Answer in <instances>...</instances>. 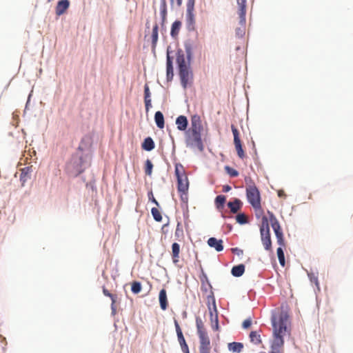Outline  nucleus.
<instances>
[{
    "mask_svg": "<svg viewBox=\"0 0 353 353\" xmlns=\"http://www.w3.org/2000/svg\"><path fill=\"white\" fill-rule=\"evenodd\" d=\"M169 137L172 141V153H174L175 152V148H176V146H175V143H174V139L173 137V136L172 135L171 132H169Z\"/></svg>",
    "mask_w": 353,
    "mask_h": 353,
    "instance_id": "obj_59",
    "label": "nucleus"
},
{
    "mask_svg": "<svg viewBox=\"0 0 353 353\" xmlns=\"http://www.w3.org/2000/svg\"><path fill=\"white\" fill-rule=\"evenodd\" d=\"M159 301L161 309L163 311L166 310L168 307V301L167 297V292L164 288H162L159 291Z\"/></svg>",
    "mask_w": 353,
    "mask_h": 353,
    "instance_id": "obj_19",
    "label": "nucleus"
},
{
    "mask_svg": "<svg viewBox=\"0 0 353 353\" xmlns=\"http://www.w3.org/2000/svg\"><path fill=\"white\" fill-rule=\"evenodd\" d=\"M244 347V345L241 342H230L228 343V349L232 353H241Z\"/></svg>",
    "mask_w": 353,
    "mask_h": 353,
    "instance_id": "obj_23",
    "label": "nucleus"
},
{
    "mask_svg": "<svg viewBox=\"0 0 353 353\" xmlns=\"http://www.w3.org/2000/svg\"><path fill=\"white\" fill-rule=\"evenodd\" d=\"M243 204V203L240 199L233 198L232 201H230L227 203V205L230 208L231 212L234 214L242 208Z\"/></svg>",
    "mask_w": 353,
    "mask_h": 353,
    "instance_id": "obj_21",
    "label": "nucleus"
},
{
    "mask_svg": "<svg viewBox=\"0 0 353 353\" xmlns=\"http://www.w3.org/2000/svg\"><path fill=\"white\" fill-rule=\"evenodd\" d=\"M199 279H200L202 285H204L205 283H207L210 289L212 288V286L208 278V276L205 274V272H204V270L201 266V275L199 276Z\"/></svg>",
    "mask_w": 353,
    "mask_h": 353,
    "instance_id": "obj_39",
    "label": "nucleus"
},
{
    "mask_svg": "<svg viewBox=\"0 0 353 353\" xmlns=\"http://www.w3.org/2000/svg\"><path fill=\"white\" fill-rule=\"evenodd\" d=\"M225 172L232 178L237 177L239 175V172L236 169L230 167V165H225Z\"/></svg>",
    "mask_w": 353,
    "mask_h": 353,
    "instance_id": "obj_43",
    "label": "nucleus"
},
{
    "mask_svg": "<svg viewBox=\"0 0 353 353\" xmlns=\"http://www.w3.org/2000/svg\"><path fill=\"white\" fill-rule=\"evenodd\" d=\"M144 103H145V112H146V113H148L150 111V108L152 107V99L148 100V101H144Z\"/></svg>",
    "mask_w": 353,
    "mask_h": 353,
    "instance_id": "obj_54",
    "label": "nucleus"
},
{
    "mask_svg": "<svg viewBox=\"0 0 353 353\" xmlns=\"http://www.w3.org/2000/svg\"><path fill=\"white\" fill-rule=\"evenodd\" d=\"M187 29L188 31H194L195 30V23H187Z\"/></svg>",
    "mask_w": 353,
    "mask_h": 353,
    "instance_id": "obj_60",
    "label": "nucleus"
},
{
    "mask_svg": "<svg viewBox=\"0 0 353 353\" xmlns=\"http://www.w3.org/2000/svg\"><path fill=\"white\" fill-rule=\"evenodd\" d=\"M282 247L283 246H279L276 249V254H277L279 264L281 265V266L284 267L285 265V259L284 251H283V249Z\"/></svg>",
    "mask_w": 353,
    "mask_h": 353,
    "instance_id": "obj_35",
    "label": "nucleus"
},
{
    "mask_svg": "<svg viewBox=\"0 0 353 353\" xmlns=\"http://www.w3.org/2000/svg\"><path fill=\"white\" fill-rule=\"evenodd\" d=\"M32 172V168L31 166L24 167L21 170L19 180L21 182L22 186H23L25 183L31 178Z\"/></svg>",
    "mask_w": 353,
    "mask_h": 353,
    "instance_id": "obj_20",
    "label": "nucleus"
},
{
    "mask_svg": "<svg viewBox=\"0 0 353 353\" xmlns=\"http://www.w3.org/2000/svg\"><path fill=\"white\" fill-rule=\"evenodd\" d=\"M277 243L279 246H285V239L283 230L274 232Z\"/></svg>",
    "mask_w": 353,
    "mask_h": 353,
    "instance_id": "obj_42",
    "label": "nucleus"
},
{
    "mask_svg": "<svg viewBox=\"0 0 353 353\" xmlns=\"http://www.w3.org/2000/svg\"><path fill=\"white\" fill-rule=\"evenodd\" d=\"M31 97H32V93H30L28 94V99H27V101H26V103L24 113H26V111L28 109V105L30 104Z\"/></svg>",
    "mask_w": 353,
    "mask_h": 353,
    "instance_id": "obj_61",
    "label": "nucleus"
},
{
    "mask_svg": "<svg viewBox=\"0 0 353 353\" xmlns=\"http://www.w3.org/2000/svg\"><path fill=\"white\" fill-rule=\"evenodd\" d=\"M69 0L59 1L55 8L56 14L58 16L63 14L70 6Z\"/></svg>",
    "mask_w": 353,
    "mask_h": 353,
    "instance_id": "obj_15",
    "label": "nucleus"
},
{
    "mask_svg": "<svg viewBox=\"0 0 353 353\" xmlns=\"http://www.w3.org/2000/svg\"><path fill=\"white\" fill-rule=\"evenodd\" d=\"M207 243L209 247L214 248L218 252L223 251L224 249L223 241L221 239L210 237L207 241Z\"/></svg>",
    "mask_w": 353,
    "mask_h": 353,
    "instance_id": "obj_12",
    "label": "nucleus"
},
{
    "mask_svg": "<svg viewBox=\"0 0 353 353\" xmlns=\"http://www.w3.org/2000/svg\"><path fill=\"white\" fill-rule=\"evenodd\" d=\"M154 168V165L152 161L149 159H146L144 163V172L145 174L148 176H151L152 173V170Z\"/></svg>",
    "mask_w": 353,
    "mask_h": 353,
    "instance_id": "obj_38",
    "label": "nucleus"
},
{
    "mask_svg": "<svg viewBox=\"0 0 353 353\" xmlns=\"http://www.w3.org/2000/svg\"><path fill=\"white\" fill-rule=\"evenodd\" d=\"M154 122L156 125L159 129H163L165 126V119L163 114L161 111H157L154 114Z\"/></svg>",
    "mask_w": 353,
    "mask_h": 353,
    "instance_id": "obj_28",
    "label": "nucleus"
},
{
    "mask_svg": "<svg viewBox=\"0 0 353 353\" xmlns=\"http://www.w3.org/2000/svg\"><path fill=\"white\" fill-rule=\"evenodd\" d=\"M151 214L154 219V220L157 222H161L163 219V216L161 215V213L158 210L157 208H152L151 209Z\"/></svg>",
    "mask_w": 353,
    "mask_h": 353,
    "instance_id": "obj_41",
    "label": "nucleus"
},
{
    "mask_svg": "<svg viewBox=\"0 0 353 353\" xmlns=\"http://www.w3.org/2000/svg\"><path fill=\"white\" fill-rule=\"evenodd\" d=\"M268 214L269 216V218H268V222H270L274 232L283 230L274 214L272 212L268 210Z\"/></svg>",
    "mask_w": 353,
    "mask_h": 353,
    "instance_id": "obj_18",
    "label": "nucleus"
},
{
    "mask_svg": "<svg viewBox=\"0 0 353 353\" xmlns=\"http://www.w3.org/2000/svg\"><path fill=\"white\" fill-rule=\"evenodd\" d=\"M155 148V143L151 137H145L141 143V148L146 151L150 152Z\"/></svg>",
    "mask_w": 353,
    "mask_h": 353,
    "instance_id": "obj_22",
    "label": "nucleus"
},
{
    "mask_svg": "<svg viewBox=\"0 0 353 353\" xmlns=\"http://www.w3.org/2000/svg\"><path fill=\"white\" fill-rule=\"evenodd\" d=\"M166 14H167V7H166V1L165 0H161L159 12V19L162 21L165 22L166 20Z\"/></svg>",
    "mask_w": 353,
    "mask_h": 353,
    "instance_id": "obj_31",
    "label": "nucleus"
},
{
    "mask_svg": "<svg viewBox=\"0 0 353 353\" xmlns=\"http://www.w3.org/2000/svg\"><path fill=\"white\" fill-rule=\"evenodd\" d=\"M86 188L88 190H91L92 192H95L97 194V189L95 185V179H92L90 182H87L85 183Z\"/></svg>",
    "mask_w": 353,
    "mask_h": 353,
    "instance_id": "obj_47",
    "label": "nucleus"
},
{
    "mask_svg": "<svg viewBox=\"0 0 353 353\" xmlns=\"http://www.w3.org/2000/svg\"><path fill=\"white\" fill-rule=\"evenodd\" d=\"M260 234L264 249L266 251H272V243L271 239L270 229L268 223V219L265 216H263L261 219V224L260 225Z\"/></svg>",
    "mask_w": 353,
    "mask_h": 353,
    "instance_id": "obj_6",
    "label": "nucleus"
},
{
    "mask_svg": "<svg viewBox=\"0 0 353 353\" xmlns=\"http://www.w3.org/2000/svg\"><path fill=\"white\" fill-rule=\"evenodd\" d=\"M245 270V265L243 263H239L238 265H234L231 269V274L234 277H240L241 276Z\"/></svg>",
    "mask_w": 353,
    "mask_h": 353,
    "instance_id": "obj_24",
    "label": "nucleus"
},
{
    "mask_svg": "<svg viewBox=\"0 0 353 353\" xmlns=\"http://www.w3.org/2000/svg\"><path fill=\"white\" fill-rule=\"evenodd\" d=\"M159 39V25L158 23H154L152 28V34H151V43L152 48L153 50L155 49L157 41Z\"/></svg>",
    "mask_w": 353,
    "mask_h": 353,
    "instance_id": "obj_27",
    "label": "nucleus"
},
{
    "mask_svg": "<svg viewBox=\"0 0 353 353\" xmlns=\"http://www.w3.org/2000/svg\"><path fill=\"white\" fill-rule=\"evenodd\" d=\"M269 353H281L279 350L271 349Z\"/></svg>",
    "mask_w": 353,
    "mask_h": 353,
    "instance_id": "obj_64",
    "label": "nucleus"
},
{
    "mask_svg": "<svg viewBox=\"0 0 353 353\" xmlns=\"http://www.w3.org/2000/svg\"><path fill=\"white\" fill-rule=\"evenodd\" d=\"M277 195L280 198H286L287 195L285 193V192L283 191V190H277Z\"/></svg>",
    "mask_w": 353,
    "mask_h": 353,
    "instance_id": "obj_58",
    "label": "nucleus"
},
{
    "mask_svg": "<svg viewBox=\"0 0 353 353\" xmlns=\"http://www.w3.org/2000/svg\"><path fill=\"white\" fill-rule=\"evenodd\" d=\"M231 190H232V187L230 185L225 184V185H223L222 191L223 192L227 193V192H230Z\"/></svg>",
    "mask_w": 353,
    "mask_h": 353,
    "instance_id": "obj_57",
    "label": "nucleus"
},
{
    "mask_svg": "<svg viewBox=\"0 0 353 353\" xmlns=\"http://www.w3.org/2000/svg\"><path fill=\"white\" fill-rule=\"evenodd\" d=\"M143 94H144V101L151 100V92H150V88H149V85H148V83H145L144 85Z\"/></svg>",
    "mask_w": 353,
    "mask_h": 353,
    "instance_id": "obj_49",
    "label": "nucleus"
},
{
    "mask_svg": "<svg viewBox=\"0 0 353 353\" xmlns=\"http://www.w3.org/2000/svg\"><path fill=\"white\" fill-rule=\"evenodd\" d=\"M174 236L177 240L183 236V230L181 226V223L178 222L176 228L174 232Z\"/></svg>",
    "mask_w": 353,
    "mask_h": 353,
    "instance_id": "obj_46",
    "label": "nucleus"
},
{
    "mask_svg": "<svg viewBox=\"0 0 353 353\" xmlns=\"http://www.w3.org/2000/svg\"><path fill=\"white\" fill-rule=\"evenodd\" d=\"M174 175L176 179L177 191L180 194L182 210H184L185 208L188 213L189 181L187 175L185 174L184 167L181 163H175Z\"/></svg>",
    "mask_w": 353,
    "mask_h": 353,
    "instance_id": "obj_4",
    "label": "nucleus"
},
{
    "mask_svg": "<svg viewBox=\"0 0 353 353\" xmlns=\"http://www.w3.org/2000/svg\"><path fill=\"white\" fill-rule=\"evenodd\" d=\"M235 219L237 223L241 225H245L248 223V221L247 220L245 215L241 212L235 216Z\"/></svg>",
    "mask_w": 353,
    "mask_h": 353,
    "instance_id": "obj_44",
    "label": "nucleus"
},
{
    "mask_svg": "<svg viewBox=\"0 0 353 353\" xmlns=\"http://www.w3.org/2000/svg\"><path fill=\"white\" fill-rule=\"evenodd\" d=\"M92 137L90 134H87L81 138L76 151L84 154L85 153L89 155H92Z\"/></svg>",
    "mask_w": 353,
    "mask_h": 353,
    "instance_id": "obj_8",
    "label": "nucleus"
},
{
    "mask_svg": "<svg viewBox=\"0 0 353 353\" xmlns=\"http://www.w3.org/2000/svg\"><path fill=\"white\" fill-rule=\"evenodd\" d=\"M290 315L283 305L281 307V311L278 316L275 310L271 312V324L272 327L273 340L270 343V349L279 350L285 343L284 335L288 330L287 322Z\"/></svg>",
    "mask_w": 353,
    "mask_h": 353,
    "instance_id": "obj_1",
    "label": "nucleus"
},
{
    "mask_svg": "<svg viewBox=\"0 0 353 353\" xmlns=\"http://www.w3.org/2000/svg\"><path fill=\"white\" fill-rule=\"evenodd\" d=\"M166 81L167 82H171L174 77V57L168 54L166 56Z\"/></svg>",
    "mask_w": 353,
    "mask_h": 353,
    "instance_id": "obj_11",
    "label": "nucleus"
},
{
    "mask_svg": "<svg viewBox=\"0 0 353 353\" xmlns=\"http://www.w3.org/2000/svg\"><path fill=\"white\" fill-rule=\"evenodd\" d=\"M203 130L201 117L197 114H193L191 117V126L185 133V143L187 148H197L201 152L204 150V144L201 137Z\"/></svg>",
    "mask_w": 353,
    "mask_h": 353,
    "instance_id": "obj_2",
    "label": "nucleus"
},
{
    "mask_svg": "<svg viewBox=\"0 0 353 353\" xmlns=\"http://www.w3.org/2000/svg\"><path fill=\"white\" fill-rule=\"evenodd\" d=\"M252 324V319L250 317H249L243 321L241 326L243 330H248L251 327Z\"/></svg>",
    "mask_w": 353,
    "mask_h": 353,
    "instance_id": "obj_52",
    "label": "nucleus"
},
{
    "mask_svg": "<svg viewBox=\"0 0 353 353\" xmlns=\"http://www.w3.org/2000/svg\"><path fill=\"white\" fill-rule=\"evenodd\" d=\"M226 196L223 194L217 195L214 199V205L218 210H221L225 208Z\"/></svg>",
    "mask_w": 353,
    "mask_h": 353,
    "instance_id": "obj_29",
    "label": "nucleus"
},
{
    "mask_svg": "<svg viewBox=\"0 0 353 353\" xmlns=\"http://www.w3.org/2000/svg\"><path fill=\"white\" fill-rule=\"evenodd\" d=\"M231 130L234 137V143L241 141L239 137V130L233 125L231 126Z\"/></svg>",
    "mask_w": 353,
    "mask_h": 353,
    "instance_id": "obj_48",
    "label": "nucleus"
},
{
    "mask_svg": "<svg viewBox=\"0 0 353 353\" xmlns=\"http://www.w3.org/2000/svg\"><path fill=\"white\" fill-rule=\"evenodd\" d=\"M185 52V63L188 65H191L193 59H194V50L195 48V46L194 42L191 39H187L183 43Z\"/></svg>",
    "mask_w": 353,
    "mask_h": 353,
    "instance_id": "obj_9",
    "label": "nucleus"
},
{
    "mask_svg": "<svg viewBox=\"0 0 353 353\" xmlns=\"http://www.w3.org/2000/svg\"><path fill=\"white\" fill-rule=\"evenodd\" d=\"M195 0H188L186 17L188 22H193L194 20L193 11Z\"/></svg>",
    "mask_w": 353,
    "mask_h": 353,
    "instance_id": "obj_26",
    "label": "nucleus"
},
{
    "mask_svg": "<svg viewBox=\"0 0 353 353\" xmlns=\"http://www.w3.org/2000/svg\"><path fill=\"white\" fill-rule=\"evenodd\" d=\"M210 320L211 322V327L214 331H218L220 329L219 316L217 314H212L210 312Z\"/></svg>",
    "mask_w": 353,
    "mask_h": 353,
    "instance_id": "obj_32",
    "label": "nucleus"
},
{
    "mask_svg": "<svg viewBox=\"0 0 353 353\" xmlns=\"http://www.w3.org/2000/svg\"><path fill=\"white\" fill-rule=\"evenodd\" d=\"M180 347L183 353H190V350L187 342L180 345Z\"/></svg>",
    "mask_w": 353,
    "mask_h": 353,
    "instance_id": "obj_55",
    "label": "nucleus"
},
{
    "mask_svg": "<svg viewBox=\"0 0 353 353\" xmlns=\"http://www.w3.org/2000/svg\"><path fill=\"white\" fill-rule=\"evenodd\" d=\"M250 340L251 343L255 345H259L262 343V340L260 334L256 331H251L249 334Z\"/></svg>",
    "mask_w": 353,
    "mask_h": 353,
    "instance_id": "obj_34",
    "label": "nucleus"
},
{
    "mask_svg": "<svg viewBox=\"0 0 353 353\" xmlns=\"http://www.w3.org/2000/svg\"><path fill=\"white\" fill-rule=\"evenodd\" d=\"M308 278L311 283H314L316 287H319V279L316 276L314 275L313 272H307Z\"/></svg>",
    "mask_w": 353,
    "mask_h": 353,
    "instance_id": "obj_51",
    "label": "nucleus"
},
{
    "mask_svg": "<svg viewBox=\"0 0 353 353\" xmlns=\"http://www.w3.org/2000/svg\"><path fill=\"white\" fill-rule=\"evenodd\" d=\"M196 326L197 330V334L200 332H205L204 328L203 322L199 316H196Z\"/></svg>",
    "mask_w": 353,
    "mask_h": 353,
    "instance_id": "obj_45",
    "label": "nucleus"
},
{
    "mask_svg": "<svg viewBox=\"0 0 353 353\" xmlns=\"http://www.w3.org/2000/svg\"><path fill=\"white\" fill-rule=\"evenodd\" d=\"M231 251L232 253H234V254H236L239 256L243 255V251L237 247L232 248L231 249Z\"/></svg>",
    "mask_w": 353,
    "mask_h": 353,
    "instance_id": "obj_53",
    "label": "nucleus"
},
{
    "mask_svg": "<svg viewBox=\"0 0 353 353\" xmlns=\"http://www.w3.org/2000/svg\"><path fill=\"white\" fill-rule=\"evenodd\" d=\"M183 217H184V219L185 220L186 219L188 218V212L187 213V210L185 209V208H184V210H183Z\"/></svg>",
    "mask_w": 353,
    "mask_h": 353,
    "instance_id": "obj_63",
    "label": "nucleus"
},
{
    "mask_svg": "<svg viewBox=\"0 0 353 353\" xmlns=\"http://www.w3.org/2000/svg\"><path fill=\"white\" fill-rule=\"evenodd\" d=\"M148 200L149 201H150L151 203H154L156 206L160 208V205H159V203L158 202V201L154 198V194H153V192H152V190H150L148 191Z\"/></svg>",
    "mask_w": 353,
    "mask_h": 353,
    "instance_id": "obj_50",
    "label": "nucleus"
},
{
    "mask_svg": "<svg viewBox=\"0 0 353 353\" xmlns=\"http://www.w3.org/2000/svg\"><path fill=\"white\" fill-rule=\"evenodd\" d=\"M199 338V353H210V340L207 332L198 333Z\"/></svg>",
    "mask_w": 353,
    "mask_h": 353,
    "instance_id": "obj_10",
    "label": "nucleus"
},
{
    "mask_svg": "<svg viewBox=\"0 0 353 353\" xmlns=\"http://www.w3.org/2000/svg\"><path fill=\"white\" fill-rule=\"evenodd\" d=\"M224 227L227 229V232H230L232 230V225L230 223H225L224 225Z\"/></svg>",
    "mask_w": 353,
    "mask_h": 353,
    "instance_id": "obj_62",
    "label": "nucleus"
},
{
    "mask_svg": "<svg viewBox=\"0 0 353 353\" xmlns=\"http://www.w3.org/2000/svg\"><path fill=\"white\" fill-rule=\"evenodd\" d=\"M245 192L248 202L254 210L259 209L261 205V196L259 188L255 185H250L246 188Z\"/></svg>",
    "mask_w": 353,
    "mask_h": 353,
    "instance_id": "obj_7",
    "label": "nucleus"
},
{
    "mask_svg": "<svg viewBox=\"0 0 353 353\" xmlns=\"http://www.w3.org/2000/svg\"><path fill=\"white\" fill-rule=\"evenodd\" d=\"M176 64L179 77L181 85L185 90L193 83V72L191 65L185 63L184 51L181 48H178L176 52Z\"/></svg>",
    "mask_w": 353,
    "mask_h": 353,
    "instance_id": "obj_5",
    "label": "nucleus"
},
{
    "mask_svg": "<svg viewBox=\"0 0 353 353\" xmlns=\"http://www.w3.org/2000/svg\"><path fill=\"white\" fill-rule=\"evenodd\" d=\"M235 149L236 150V153L238 157L243 159L245 157V154L243 148V145L241 141L234 142V143Z\"/></svg>",
    "mask_w": 353,
    "mask_h": 353,
    "instance_id": "obj_37",
    "label": "nucleus"
},
{
    "mask_svg": "<svg viewBox=\"0 0 353 353\" xmlns=\"http://www.w3.org/2000/svg\"><path fill=\"white\" fill-rule=\"evenodd\" d=\"M142 290V284L140 281H134L131 283V292L134 294H138Z\"/></svg>",
    "mask_w": 353,
    "mask_h": 353,
    "instance_id": "obj_36",
    "label": "nucleus"
},
{
    "mask_svg": "<svg viewBox=\"0 0 353 353\" xmlns=\"http://www.w3.org/2000/svg\"><path fill=\"white\" fill-rule=\"evenodd\" d=\"M238 4V14L239 16L240 22H245L246 14V2L247 0H236Z\"/></svg>",
    "mask_w": 353,
    "mask_h": 353,
    "instance_id": "obj_17",
    "label": "nucleus"
},
{
    "mask_svg": "<svg viewBox=\"0 0 353 353\" xmlns=\"http://www.w3.org/2000/svg\"><path fill=\"white\" fill-rule=\"evenodd\" d=\"M208 299V308L209 311V314L210 315V312L212 314H219L216 304V299L214 295V292L212 291L210 292V294L207 296Z\"/></svg>",
    "mask_w": 353,
    "mask_h": 353,
    "instance_id": "obj_14",
    "label": "nucleus"
},
{
    "mask_svg": "<svg viewBox=\"0 0 353 353\" xmlns=\"http://www.w3.org/2000/svg\"><path fill=\"white\" fill-rule=\"evenodd\" d=\"M174 323L177 339H178L179 345L186 343V341L183 336L182 330H181L177 320H176L175 319H174Z\"/></svg>",
    "mask_w": 353,
    "mask_h": 353,
    "instance_id": "obj_30",
    "label": "nucleus"
},
{
    "mask_svg": "<svg viewBox=\"0 0 353 353\" xmlns=\"http://www.w3.org/2000/svg\"><path fill=\"white\" fill-rule=\"evenodd\" d=\"M175 123L176 125L178 130L185 132V133H186V131H188V127L189 125L188 119L186 116H178L176 119Z\"/></svg>",
    "mask_w": 353,
    "mask_h": 353,
    "instance_id": "obj_13",
    "label": "nucleus"
},
{
    "mask_svg": "<svg viewBox=\"0 0 353 353\" xmlns=\"http://www.w3.org/2000/svg\"><path fill=\"white\" fill-rule=\"evenodd\" d=\"M172 248V259L174 264L176 265L179 262V254H180V245L174 242L171 245Z\"/></svg>",
    "mask_w": 353,
    "mask_h": 353,
    "instance_id": "obj_25",
    "label": "nucleus"
},
{
    "mask_svg": "<svg viewBox=\"0 0 353 353\" xmlns=\"http://www.w3.org/2000/svg\"><path fill=\"white\" fill-rule=\"evenodd\" d=\"M255 210V216L256 219H259L261 216L263 214V210L261 208V205H260V208Z\"/></svg>",
    "mask_w": 353,
    "mask_h": 353,
    "instance_id": "obj_56",
    "label": "nucleus"
},
{
    "mask_svg": "<svg viewBox=\"0 0 353 353\" xmlns=\"http://www.w3.org/2000/svg\"><path fill=\"white\" fill-rule=\"evenodd\" d=\"M182 23H172L170 36L175 39L177 37Z\"/></svg>",
    "mask_w": 353,
    "mask_h": 353,
    "instance_id": "obj_40",
    "label": "nucleus"
},
{
    "mask_svg": "<svg viewBox=\"0 0 353 353\" xmlns=\"http://www.w3.org/2000/svg\"><path fill=\"white\" fill-rule=\"evenodd\" d=\"M92 155L75 151L65 164V172L76 178L91 165Z\"/></svg>",
    "mask_w": 353,
    "mask_h": 353,
    "instance_id": "obj_3",
    "label": "nucleus"
},
{
    "mask_svg": "<svg viewBox=\"0 0 353 353\" xmlns=\"http://www.w3.org/2000/svg\"><path fill=\"white\" fill-rule=\"evenodd\" d=\"M246 23H240V26L235 28V36L236 38L242 39L246 32Z\"/></svg>",
    "mask_w": 353,
    "mask_h": 353,
    "instance_id": "obj_33",
    "label": "nucleus"
},
{
    "mask_svg": "<svg viewBox=\"0 0 353 353\" xmlns=\"http://www.w3.org/2000/svg\"><path fill=\"white\" fill-rule=\"evenodd\" d=\"M102 290H103V294H104V296L110 297L111 299V301H112L111 305H110L111 315L114 316L117 312L115 303L117 301V295L110 293V291L108 290H107L105 286L103 287Z\"/></svg>",
    "mask_w": 353,
    "mask_h": 353,
    "instance_id": "obj_16",
    "label": "nucleus"
}]
</instances>
